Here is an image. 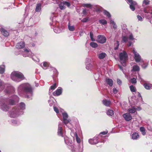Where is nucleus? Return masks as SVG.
<instances>
[{"mask_svg": "<svg viewBox=\"0 0 152 152\" xmlns=\"http://www.w3.org/2000/svg\"><path fill=\"white\" fill-rule=\"evenodd\" d=\"M19 94L23 96L25 95L28 98H30L33 95V90L31 86L28 83L21 84L18 88Z\"/></svg>", "mask_w": 152, "mask_h": 152, "instance_id": "f257e3e1", "label": "nucleus"}, {"mask_svg": "<svg viewBox=\"0 0 152 152\" xmlns=\"http://www.w3.org/2000/svg\"><path fill=\"white\" fill-rule=\"evenodd\" d=\"M4 90L5 93L9 94L14 91V88L10 84L5 83L4 82L0 79V92Z\"/></svg>", "mask_w": 152, "mask_h": 152, "instance_id": "f03ea898", "label": "nucleus"}, {"mask_svg": "<svg viewBox=\"0 0 152 152\" xmlns=\"http://www.w3.org/2000/svg\"><path fill=\"white\" fill-rule=\"evenodd\" d=\"M11 79L16 82H19L25 79L23 74L20 72L18 71H14L12 72L10 75Z\"/></svg>", "mask_w": 152, "mask_h": 152, "instance_id": "7ed1b4c3", "label": "nucleus"}, {"mask_svg": "<svg viewBox=\"0 0 152 152\" xmlns=\"http://www.w3.org/2000/svg\"><path fill=\"white\" fill-rule=\"evenodd\" d=\"M56 18L55 17H53L52 19V23H50L51 28H52L55 33H59L61 32L62 30L64 29V27L61 26L59 27L58 22L56 21Z\"/></svg>", "mask_w": 152, "mask_h": 152, "instance_id": "20e7f679", "label": "nucleus"}, {"mask_svg": "<svg viewBox=\"0 0 152 152\" xmlns=\"http://www.w3.org/2000/svg\"><path fill=\"white\" fill-rule=\"evenodd\" d=\"M124 30L125 31V34H124V33L123 32L121 37L122 39L123 42H127L128 39L131 40H133L135 39L133 34L131 32L128 31L126 29H124Z\"/></svg>", "mask_w": 152, "mask_h": 152, "instance_id": "39448f33", "label": "nucleus"}, {"mask_svg": "<svg viewBox=\"0 0 152 152\" xmlns=\"http://www.w3.org/2000/svg\"><path fill=\"white\" fill-rule=\"evenodd\" d=\"M23 112L22 110H18L17 108H13L9 112V115L11 118H16L23 114Z\"/></svg>", "mask_w": 152, "mask_h": 152, "instance_id": "423d86ee", "label": "nucleus"}, {"mask_svg": "<svg viewBox=\"0 0 152 152\" xmlns=\"http://www.w3.org/2000/svg\"><path fill=\"white\" fill-rule=\"evenodd\" d=\"M119 57L120 62L122 65L124 66H126V61L128 58V55L126 52L123 51L119 54Z\"/></svg>", "mask_w": 152, "mask_h": 152, "instance_id": "0eeeda50", "label": "nucleus"}, {"mask_svg": "<svg viewBox=\"0 0 152 152\" xmlns=\"http://www.w3.org/2000/svg\"><path fill=\"white\" fill-rule=\"evenodd\" d=\"M7 99H3L0 102V108L3 111H7L9 108V105L7 104Z\"/></svg>", "mask_w": 152, "mask_h": 152, "instance_id": "6e6552de", "label": "nucleus"}, {"mask_svg": "<svg viewBox=\"0 0 152 152\" xmlns=\"http://www.w3.org/2000/svg\"><path fill=\"white\" fill-rule=\"evenodd\" d=\"M60 113H61L63 115V121L65 125H66L69 123L71 120L69 119H67L68 115L66 112L64 111L62 109H60Z\"/></svg>", "mask_w": 152, "mask_h": 152, "instance_id": "1a4fd4ad", "label": "nucleus"}, {"mask_svg": "<svg viewBox=\"0 0 152 152\" xmlns=\"http://www.w3.org/2000/svg\"><path fill=\"white\" fill-rule=\"evenodd\" d=\"M132 52L134 54V58L136 62H139L142 61V59L141 58V57L139 54L136 51L135 49L133 48L132 50Z\"/></svg>", "mask_w": 152, "mask_h": 152, "instance_id": "9d476101", "label": "nucleus"}, {"mask_svg": "<svg viewBox=\"0 0 152 152\" xmlns=\"http://www.w3.org/2000/svg\"><path fill=\"white\" fill-rule=\"evenodd\" d=\"M19 100V98L16 95H13L10 98L8 102L9 104L11 105L15 104Z\"/></svg>", "mask_w": 152, "mask_h": 152, "instance_id": "9b49d317", "label": "nucleus"}, {"mask_svg": "<svg viewBox=\"0 0 152 152\" xmlns=\"http://www.w3.org/2000/svg\"><path fill=\"white\" fill-rule=\"evenodd\" d=\"M64 139L65 143L67 145L71 147V148L73 152L75 151L74 149V146L73 145H72V141L66 136L64 137Z\"/></svg>", "mask_w": 152, "mask_h": 152, "instance_id": "f8f14e48", "label": "nucleus"}, {"mask_svg": "<svg viewBox=\"0 0 152 152\" xmlns=\"http://www.w3.org/2000/svg\"><path fill=\"white\" fill-rule=\"evenodd\" d=\"M62 126V123L61 122H59L58 125L57 134L58 136L64 137H65L64 136L65 134L63 130Z\"/></svg>", "mask_w": 152, "mask_h": 152, "instance_id": "ddd939ff", "label": "nucleus"}, {"mask_svg": "<svg viewBox=\"0 0 152 152\" xmlns=\"http://www.w3.org/2000/svg\"><path fill=\"white\" fill-rule=\"evenodd\" d=\"M127 3L129 5L130 8L131 10L134 11L135 10V7L137 5V2L132 0H126Z\"/></svg>", "mask_w": 152, "mask_h": 152, "instance_id": "4468645a", "label": "nucleus"}, {"mask_svg": "<svg viewBox=\"0 0 152 152\" xmlns=\"http://www.w3.org/2000/svg\"><path fill=\"white\" fill-rule=\"evenodd\" d=\"M106 40V37L103 35H100L97 36L96 41L98 43L103 44L105 42Z\"/></svg>", "mask_w": 152, "mask_h": 152, "instance_id": "2eb2a0df", "label": "nucleus"}, {"mask_svg": "<svg viewBox=\"0 0 152 152\" xmlns=\"http://www.w3.org/2000/svg\"><path fill=\"white\" fill-rule=\"evenodd\" d=\"M22 54L24 57H31L32 53L30 50L25 48L24 49V51L23 52Z\"/></svg>", "mask_w": 152, "mask_h": 152, "instance_id": "dca6fc26", "label": "nucleus"}, {"mask_svg": "<svg viewBox=\"0 0 152 152\" xmlns=\"http://www.w3.org/2000/svg\"><path fill=\"white\" fill-rule=\"evenodd\" d=\"M63 91V89L61 87H58L57 89L53 93L54 96H58L61 95Z\"/></svg>", "mask_w": 152, "mask_h": 152, "instance_id": "f3484780", "label": "nucleus"}, {"mask_svg": "<svg viewBox=\"0 0 152 152\" xmlns=\"http://www.w3.org/2000/svg\"><path fill=\"white\" fill-rule=\"evenodd\" d=\"M71 135L73 137V139L74 137H75L76 142L78 143L79 144L81 140L78 137L77 133L76 132L72 131L71 132Z\"/></svg>", "mask_w": 152, "mask_h": 152, "instance_id": "a211bd4d", "label": "nucleus"}, {"mask_svg": "<svg viewBox=\"0 0 152 152\" xmlns=\"http://www.w3.org/2000/svg\"><path fill=\"white\" fill-rule=\"evenodd\" d=\"M123 116L124 117L125 120L126 121H129L131 120L132 119V117L130 114L129 113H126L124 114L123 115Z\"/></svg>", "mask_w": 152, "mask_h": 152, "instance_id": "6ab92c4d", "label": "nucleus"}, {"mask_svg": "<svg viewBox=\"0 0 152 152\" xmlns=\"http://www.w3.org/2000/svg\"><path fill=\"white\" fill-rule=\"evenodd\" d=\"M89 143L92 145L96 144L98 143V139L97 137H94L93 139H91L88 140Z\"/></svg>", "mask_w": 152, "mask_h": 152, "instance_id": "aec40b11", "label": "nucleus"}, {"mask_svg": "<svg viewBox=\"0 0 152 152\" xmlns=\"http://www.w3.org/2000/svg\"><path fill=\"white\" fill-rule=\"evenodd\" d=\"M25 46L24 42L23 41L18 43L16 46V48L18 49H21L23 48Z\"/></svg>", "mask_w": 152, "mask_h": 152, "instance_id": "412c9836", "label": "nucleus"}, {"mask_svg": "<svg viewBox=\"0 0 152 152\" xmlns=\"http://www.w3.org/2000/svg\"><path fill=\"white\" fill-rule=\"evenodd\" d=\"M17 108V109H18V110H22L23 111V110L25 109V104L23 102H21L18 107Z\"/></svg>", "mask_w": 152, "mask_h": 152, "instance_id": "4be33fe9", "label": "nucleus"}, {"mask_svg": "<svg viewBox=\"0 0 152 152\" xmlns=\"http://www.w3.org/2000/svg\"><path fill=\"white\" fill-rule=\"evenodd\" d=\"M0 30L3 35L6 37H7L9 35V34L8 32L3 28L0 29Z\"/></svg>", "mask_w": 152, "mask_h": 152, "instance_id": "5701e85b", "label": "nucleus"}, {"mask_svg": "<svg viewBox=\"0 0 152 152\" xmlns=\"http://www.w3.org/2000/svg\"><path fill=\"white\" fill-rule=\"evenodd\" d=\"M42 4L40 3H38L37 4L35 8V11L37 12H39L41 10Z\"/></svg>", "mask_w": 152, "mask_h": 152, "instance_id": "b1692460", "label": "nucleus"}, {"mask_svg": "<svg viewBox=\"0 0 152 152\" xmlns=\"http://www.w3.org/2000/svg\"><path fill=\"white\" fill-rule=\"evenodd\" d=\"M103 104L105 106L108 107L111 104V102L109 100L105 99L102 100Z\"/></svg>", "mask_w": 152, "mask_h": 152, "instance_id": "393cba45", "label": "nucleus"}, {"mask_svg": "<svg viewBox=\"0 0 152 152\" xmlns=\"http://www.w3.org/2000/svg\"><path fill=\"white\" fill-rule=\"evenodd\" d=\"M139 135L137 132L134 133L132 134V138L133 140H136L139 137Z\"/></svg>", "mask_w": 152, "mask_h": 152, "instance_id": "a878e982", "label": "nucleus"}, {"mask_svg": "<svg viewBox=\"0 0 152 152\" xmlns=\"http://www.w3.org/2000/svg\"><path fill=\"white\" fill-rule=\"evenodd\" d=\"M107 84L110 86H112L113 84V81L112 79L109 78L106 79V80Z\"/></svg>", "mask_w": 152, "mask_h": 152, "instance_id": "bb28decb", "label": "nucleus"}, {"mask_svg": "<svg viewBox=\"0 0 152 152\" xmlns=\"http://www.w3.org/2000/svg\"><path fill=\"white\" fill-rule=\"evenodd\" d=\"M107 56L106 54L104 53H99L98 55V57L100 59H103Z\"/></svg>", "mask_w": 152, "mask_h": 152, "instance_id": "cd10ccee", "label": "nucleus"}, {"mask_svg": "<svg viewBox=\"0 0 152 152\" xmlns=\"http://www.w3.org/2000/svg\"><path fill=\"white\" fill-rule=\"evenodd\" d=\"M136 107H132L131 108H129L128 109V111L130 113H134L136 112Z\"/></svg>", "mask_w": 152, "mask_h": 152, "instance_id": "c85d7f7f", "label": "nucleus"}, {"mask_svg": "<svg viewBox=\"0 0 152 152\" xmlns=\"http://www.w3.org/2000/svg\"><path fill=\"white\" fill-rule=\"evenodd\" d=\"M43 67L42 68L43 69H46L49 66V64L47 62H44L43 64Z\"/></svg>", "mask_w": 152, "mask_h": 152, "instance_id": "c756f323", "label": "nucleus"}, {"mask_svg": "<svg viewBox=\"0 0 152 152\" xmlns=\"http://www.w3.org/2000/svg\"><path fill=\"white\" fill-rule=\"evenodd\" d=\"M68 28L71 31H73L75 29V28L74 26H71L70 23H69L68 25Z\"/></svg>", "mask_w": 152, "mask_h": 152, "instance_id": "7c9ffc66", "label": "nucleus"}, {"mask_svg": "<svg viewBox=\"0 0 152 152\" xmlns=\"http://www.w3.org/2000/svg\"><path fill=\"white\" fill-rule=\"evenodd\" d=\"M51 69L53 71V76H57L58 74V72L57 70L54 67H51Z\"/></svg>", "mask_w": 152, "mask_h": 152, "instance_id": "2f4dec72", "label": "nucleus"}, {"mask_svg": "<svg viewBox=\"0 0 152 152\" xmlns=\"http://www.w3.org/2000/svg\"><path fill=\"white\" fill-rule=\"evenodd\" d=\"M150 1L148 0H144L142 3V6L144 7L145 6L149 4Z\"/></svg>", "mask_w": 152, "mask_h": 152, "instance_id": "473e14b6", "label": "nucleus"}, {"mask_svg": "<svg viewBox=\"0 0 152 152\" xmlns=\"http://www.w3.org/2000/svg\"><path fill=\"white\" fill-rule=\"evenodd\" d=\"M114 113V111L112 110H108L107 112V114L109 116H112L113 115Z\"/></svg>", "mask_w": 152, "mask_h": 152, "instance_id": "72a5a7b5", "label": "nucleus"}, {"mask_svg": "<svg viewBox=\"0 0 152 152\" xmlns=\"http://www.w3.org/2000/svg\"><path fill=\"white\" fill-rule=\"evenodd\" d=\"M30 57L32 58V59L36 62H39V58L37 57L33 53L31 57Z\"/></svg>", "mask_w": 152, "mask_h": 152, "instance_id": "f704fd0d", "label": "nucleus"}, {"mask_svg": "<svg viewBox=\"0 0 152 152\" xmlns=\"http://www.w3.org/2000/svg\"><path fill=\"white\" fill-rule=\"evenodd\" d=\"M11 123L12 125L14 126H17L20 124L19 122L14 120H12Z\"/></svg>", "mask_w": 152, "mask_h": 152, "instance_id": "c9c22d12", "label": "nucleus"}, {"mask_svg": "<svg viewBox=\"0 0 152 152\" xmlns=\"http://www.w3.org/2000/svg\"><path fill=\"white\" fill-rule=\"evenodd\" d=\"M145 88L146 89H150V88H152V85H149L147 84H145L144 85Z\"/></svg>", "mask_w": 152, "mask_h": 152, "instance_id": "e433bc0d", "label": "nucleus"}, {"mask_svg": "<svg viewBox=\"0 0 152 152\" xmlns=\"http://www.w3.org/2000/svg\"><path fill=\"white\" fill-rule=\"evenodd\" d=\"M110 23L111 24H112L113 28L115 29L117 28V26L116 24L114 22L113 20H111L110 21Z\"/></svg>", "mask_w": 152, "mask_h": 152, "instance_id": "4c0bfd02", "label": "nucleus"}, {"mask_svg": "<svg viewBox=\"0 0 152 152\" xmlns=\"http://www.w3.org/2000/svg\"><path fill=\"white\" fill-rule=\"evenodd\" d=\"M57 86L56 83H55L54 84L51 86L50 89L49 91L50 92L51 90L53 91L57 87Z\"/></svg>", "mask_w": 152, "mask_h": 152, "instance_id": "58836bf2", "label": "nucleus"}, {"mask_svg": "<svg viewBox=\"0 0 152 152\" xmlns=\"http://www.w3.org/2000/svg\"><path fill=\"white\" fill-rule=\"evenodd\" d=\"M5 70V66L4 65H1L0 66V73L2 74L4 72Z\"/></svg>", "mask_w": 152, "mask_h": 152, "instance_id": "ea45409f", "label": "nucleus"}, {"mask_svg": "<svg viewBox=\"0 0 152 152\" xmlns=\"http://www.w3.org/2000/svg\"><path fill=\"white\" fill-rule=\"evenodd\" d=\"M140 130L142 134L143 135H145L146 134L145 130V129L142 127L140 128Z\"/></svg>", "mask_w": 152, "mask_h": 152, "instance_id": "a19ab883", "label": "nucleus"}, {"mask_svg": "<svg viewBox=\"0 0 152 152\" xmlns=\"http://www.w3.org/2000/svg\"><path fill=\"white\" fill-rule=\"evenodd\" d=\"M59 6L61 10H64L65 9V6L64 5V3L63 2H61L59 5Z\"/></svg>", "mask_w": 152, "mask_h": 152, "instance_id": "79ce46f5", "label": "nucleus"}, {"mask_svg": "<svg viewBox=\"0 0 152 152\" xmlns=\"http://www.w3.org/2000/svg\"><path fill=\"white\" fill-rule=\"evenodd\" d=\"M103 13L104 15L106 16L108 18H109L111 17V15L110 13L106 10L103 11Z\"/></svg>", "mask_w": 152, "mask_h": 152, "instance_id": "37998d69", "label": "nucleus"}, {"mask_svg": "<svg viewBox=\"0 0 152 152\" xmlns=\"http://www.w3.org/2000/svg\"><path fill=\"white\" fill-rule=\"evenodd\" d=\"M140 70V68L137 65H134L133 67L132 70L133 71H138Z\"/></svg>", "mask_w": 152, "mask_h": 152, "instance_id": "c03bdc74", "label": "nucleus"}, {"mask_svg": "<svg viewBox=\"0 0 152 152\" xmlns=\"http://www.w3.org/2000/svg\"><path fill=\"white\" fill-rule=\"evenodd\" d=\"M90 45L93 48H96L98 46L97 44L94 42H91L90 43Z\"/></svg>", "mask_w": 152, "mask_h": 152, "instance_id": "a18cd8bd", "label": "nucleus"}, {"mask_svg": "<svg viewBox=\"0 0 152 152\" xmlns=\"http://www.w3.org/2000/svg\"><path fill=\"white\" fill-rule=\"evenodd\" d=\"M99 22L100 23L103 25H106L107 23V21L104 19H102L99 20Z\"/></svg>", "mask_w": 152, "mask_h": 152, "instance_id": "49530a36", "label": "nucleus"}, {"mask_svg": "<svg viewBox=\"0 0 152 152\" xmlns=\"http://www.w3.org/2000/svg\"><path fill=\"white\" fill-rule=\"evenodd\" d=\"M82 6L84 7L90 8L91 7L92 5L90 4H84L82 5Z\"/></svg>", "mask_w": 152, "mask_h": 152, "instance_id": "de8ad7c7", "label": "nucleus"}, {"mask_svg": "<svg viewBox=\"0 0 152 152\" xmlns=\"http://www.w3.org/2000/svg\"><path fill=\"white\" fill-rule=\"evenodd\" d=\"M130 89L131 91L132 92H135L136 91V88L135 87L133 86H129Z\"/></svg>", "mask_w": 152, "mask_h": 152, "instance_id": "09e8293b", "label": "nucleus"}, {"mask_svg": "<svg viewBox=\"0 0 152 152\" xmlns=\"http://www.w3.org/2000/svg\"><path fill=\"white\" fill-rule=\"evenodd\" d=\"M83 144L80 145L79 147V152H83Z\"/></svg>", "mask_w": 152, "mask_h": 152, "instance_id": "8fccbe9b", "label": "nucleus"}, {"mask_svg": "<svg viewBox=\"0 0 152 152\" xmlns=\"http://www.w3.org/2000/svg\"><path fill=\"white\" fill-rule=\"evenodd\" d=\"M119 44H120L119 42L118 41H116V42L115 43V45H114L115 46L114 49L115 50H116L118 49V47L119 45Z\"/></svg>", "mask_w": 152, "mask_h": 152, "instance_id": "3c124183", "label": "nucleus"}, {"mask_svg": "<svg viewBox=\"0 0 152 152\" xmlns=\"http://www.w3.org/2000/svg\"><path fill=\"white\" fill-rule=\"evenodd\" d=\"M86 65V68L88 70H90L91 68L93 67V65L91 64H88Z\"/></svg>", "mask_w": 152, "mask_h": 152, "instance_id": "603ef678", "label": "nucleus"}, {"mask_svg": "<svg viewBox=\"0 0 152 152\" xmlns=\"http://www.w3.org/2000/svg\"><path fill=\"white\" fill-rule=\"evenodd\" d=\"M90 36L91 39L92 41H95V40L93 37V34L92 32H91L90 33Z\"/></svg>", "mask_w": 152, "mask_h": 152, "instance_id": "864d4df0", "label": "nucleus"}, {"mask_svg": "<svg viewBox=\"0 0 152 152\" xmlns=\"http://www.w3.org/2000/svg\"><path fill=\"white\" fill-rule=\"evenodd\" d=\"M91 60L90 58H87L86 59V61L85 62V64L86 65L88 64H91Z\"/></svg>", "mask_w": 152, "mask_h": 152, "instance_id": "5fc2aeb1", "label": "nucleus"}, {"mask_svg": "<svg viewBox=\"0 0 152 152\" xmlns=\"http://www.w3.org/2000/svg\"><path fill=\"white\" fill-rule=\"evenodd\" d=\"M130 82L133 84H135L137 82L136 79L134 78H133L130 80Z\"/></svg>", "mask_w": 152, "mask_h": 152, "instance_id": "6e6d98bb", "label": "nucleus"}, {"mask_svg": "<svg viewBox=\"0 0 152 152\" xmlns=\"http://www.w3.org/2000/svg\"><path fill=\"white\" fill-rule=\"evenodd\" d=\"M143 11L144 12L146 13H150L149 10H148L147 8L146 7H145L144 8L143 10Z\"/></svg>", "mask_w": 152, "mask_h": 152, "instance_id": "4d7b16f0", "label": "nucleus"}, {"mask_svg": "<svg viewBox=\"0 0 152 152\" xmlns=\"http://www.w3.org/2000/svg\"><path fill=\"white\" fill-rule=\"evenodd\" d=\"M137 18L139 21H142L143 20L142 18L140 15H138L137 16Z\"/></svg>", "mask_w": 152, "mask_h": 152, "instance_id": "13d9d810", "label": "nucleus"}, {"mask_svg": "<svg viewBox=\"0 0 152 152\" xmlns=\"http://www.w3.org/2000/svg\"><path fill=\"white\" fill-rule=\"evenodd\" d=\"M63 2L65 6L66 5L68 7H69L70 6V4L69 2L66 1H63Z\"/></svg>", "mask_w": 152, "mask_h": 152, "instance_id": "bf43d9fd", "label": "nucleus"}, {"mask_svg": "<svg viewBox=\"0 0 152 152\" xmlns=\"http://www.w3.org/2000/svg\"><path fill=\"white\" fill-rule=\"evenodd\" d=\"M53 109L54 111L57 113H59V110L56 107H54Z\"/></svg>", "mask_w": 152, "mask_h": 152, "instance_id": "052dcab7", "label": "nucleus"}, {"mask_svg": "<svg viewBox=\"0 0 152 152\" xmlns=\"http://www.w3.org/2000/svg\"><path fill=\"white\" fill-rule=\"evenodd\" d=\"M107 131H105L103 132H102L101 133H100V134L99 135V137L101 136V134H102L103 135H105L107 133Z\"/></svg>", "mask_w": 152, "mask_h": 152, "instance_id": "680f3d73", "label": "nucleus"}, {"mask_svg": "<svg viewBox=\"0 0 152 152\" xmlns=\"http://www.w3.org/2000/svg\"><path fill=\"white\" fill-rule=\"evenodd\" d=\"M88 18H83V19L81 20V21L83 22H86L88 21Z\"/></svg>", "mask_w": 152, "mask_h": 152, "instance_id": "e2e57ef3", "label": "nucleus"}, {"mask_svg": "<svg viewBox=\"0 0 152 152\" xmlns=\"http://www.w3.org/2000/svg\"><path fill=\"white\" fill-rule=\"evenodd\" d=\"M118 91V90L115 88H113V92L114 94H116Z\"/></svg>", "mask_w": 152, "mask_h": 152, "instance_id": "0e129e2a", "label": "nucleus"}, {"mask_svg": "<svg viewBox=\"0 0 152 152\" xmlns=\"http://www.w3.org/2000/svg\"><path fill=\"white\" fill-rule=\"evenodd\" d=\"M117 82L118 85H121L122 84L121 81L119 79H117Z\"/></svg>", "mask_w": 152, "mask_h": 152, "instance_id": "69168bd1", "label": "nucleus"}, {"mask_svg": "<svg viewBox=\"0 0 152 152\" xmlns=\"http://www.w3.org/2000/svg\"><path fill=\"white\" fill-rule=\"evenodd\" d=\"M83 14L85 15L86 13V9H84L83 10Z\"/></svg>", "mask_w": 152, "mask_h": 152, "instance_id": "338daca9", "label": "nucleus"}, {"mask_svg": "<svg viewBox=\"0 0 152 152\" xmlns=\"http://www.w3.org/2000/svg\"><path fill=\"white\" fill-rule=\"evenodd\" d=\"M147 66L148 65L147 64L145 65V64H143V65H142V67L143 68L145 69L147 67Z\"/></svg>", "mask_w": 152, "mask_h": 152, "instance_id": "774afa93", "label": "nucleus"}]
</instances>
